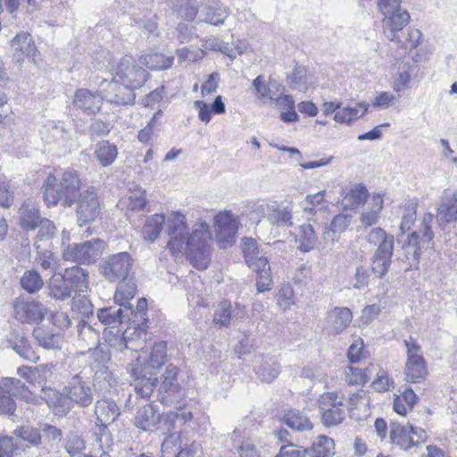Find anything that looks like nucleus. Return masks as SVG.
<instances>
[{
  "instance_id": "50",
  "label": "nucleus",
  "mask_w": 457,
  "mask_h": 457,
  "mask_svg": "<svg viewBox=\"0 0 457 457\" xmlns=\"http://www.w3.org/2000/svg\"><path fill=\"white\" fill-rule=\"evenodd\" d=\"M126 303H120V307H108L98 310L97 317L101 323L105 325H116L122 322L123 310Z\"/></svg>"
},
{
  "instance_id": "55",
  "label": "nucleus",
  "mask_w": 457,
  "mask_h": 457,
  "mask_svg": "<svg viewBox=\"0 0 457 457\" xmlns=\"http://www.w3.org/2000/svg\"><path fill=\"white\" fill-rule=\"evenodd\" d=\"M411 77V65L410 62H402L399 64L398 71L395 74L394 89L401 92L408 87Z\"/></svg>"
},
{
  "instance_id": "45",
  "label": "nucleus",
  "mask_w": 457,
  "mask_h": 457,
  "mask_svg": "<svg viewBox=\"0 0 457 457\" xmlns=\"http://www.w3.org/2000/svg\"><path fill=\"white\" fill-rule=\"evenodd\" d=\"M369 104L360 102L355 107H345L338 109L334 115V120L339 123H350L362 117L368 111Z\"/></svg>"
},
{
  "instance_id": "61",
  "label": "nucleus",
  "mask_w": 457,
  "mask_h": 457,
  "mask_svg": "<svg viewBox=\"0 0 457 457\" xmlns=\"http://www.w3.org/2000/svg\"><path fill=\"white\" fill-rule=\"evenodd\" d=\"M257 273L256 287L260 293L269 291L271 289L272 279L270 276V266L267 265L260 270H254Z\"/></svg>"
},
{
  "instance_id": "29",
  "label": "nucleus",
  "mask_w": 457,
  "mask_h": 457,
  "mask_svg": "<svg viewBox=\"0 0 457 457\" xmlns=\"http://www.w3.org/2000/svg\"><path fill=\"white\" fill-rule=\"evenodd\" d=\"M227 17V8L219 2L204 4L199 11V21L212 25L222 24Z\"/></svg>"
},
{
  "instance_id": "39",
  "label": "nucleus",
  "mask_w": 457,
  "mask_h": 457,
  "mask_svg": "<svg viewBox=\"0 0 457 457\" xmlns=\"http://www.w3.org/2000/svg\"><path fill=\"white\" fill-rule=\"evenodd\" d=\"M72 291L64 276L56 274L49 280L48 295L55 300L64 301L71 297Z\"/></svg>"
},
{
  "instance_id": "48",
  "label": "nucleus",
  "mask_w": 457,
  "mask_h": 457,
  "mask_svg": "<svg viewBox=\"0 0 457 457\" xmlns=\"http://www.w3.org/2000/svg\"><path fill=\"white\" fill-rule=\"evenodd\" d=\"M32 335L38 345L45 349L60 348V336L42 328L37 327L33 329Z\"/></svg>"
},
{
  "instance_id": "20",
  "label": "nucleus",
  "mask_w": 457,
  "mask_h": 457,
  "mask_svg": "<svg viewBox=\"0 0 457 457\" xmlns=\"http://www.w3.org/2000/svg\"><path fill=\"white\" fill-rule=\"evenodd\" d=\"M353 321V313L347 307H335L328 312L326 329L329 334L338 335L345 331Z\"/></svg>"
},
{
  "instance_id": "32",
  "label": "nucleus",
  "mask_w": 457,
  "mask_h": 457,
  "mask_svg": "<svg viewBox=\"0 0 457 457\" xmlns=\"http://www.w3.org/2000/svg\"><path fill=\"white\" fill-rule=\"evenodd\" d=\"M20 226L29 231L37 228L42 220L38 208L32 203H24L18 212Z\"/></svg>"
},
{
  "instance_id": "60",
  "label": "nucleus",
  "mask_w": 457,
  "mask_h": 457,
  "mask_svg": "<svg viewBox=\"0 0 457 457\" xmlns=\"http://www.w3.org/2000/svg\"><path fill=\"white\" fill-rule=\"evenodd\" d=\"M129 207L131 210L141 211L146 205L145 191L140 187H135L129 195Z\"/></svg>"
},
{
  "instance_id": "25",
  "label": "nucleus",
  "mask_w": 457,
  "mask_h": 457,
  "mask_svg": "<svg viewBox=\"0 0 457 457\" xmlns=\"http://www.w3.org/2000/svg\"><path fill=\"white\" fill-rule=\"evenodd\" d=\"M160 416L158 406L145 403L137 409L134 424L143 431L154 430L160 422Z\"/></svg>"
},
{
  "instance_id": "33",
  "label": "nucleus",
  "mask_w": 457,
  "mask_h": 457,
  "mask_svg": "<svg viewBox=\"0 0 457 457\" xmlns=\"http://www.w3.org/2000/svg\"><path fill=\"white\" fill-rule=\"evenodd\" d=\"M404 374L410 383H419L425 379L428 370L423 356H411L407 358Z\"/></svg>"
},
{
  "instance_id": "18",
  "label": "nucleus",
  "mask_w": 457,
  "mask_h": 457,
  "mask_svg": "<svg viewBox=\"0 0 457 457\" xmlns=\"http://www.w3.org/2000/svg\"><path fill=\"white\" fill-rule=\"evenodd\" d=\"M103 101L100 89L98 94H94L87 88H79L74 94L72 104L77 109L90 115L100 112Z\"/></svg>"
},
{
  "instance_id": "54",
  "label": "nucleus",
  "mask_w": 457,
  "mask_h": 457,
  "mask_svg": "<svg viewBox=\"0 0 457 457\" xmlns=\"http://www.w3.org/2000/svg\"><path fill=\"white\" fill-rule=\"evenodd\" d=\"M190 260L191 263L198 270H204L209 263L208 246L195 247L192 249H183Z\"/></svg>"
},
{
  "instance_id": "30",
  "label": "nucleus",
  "mask_w": 457,
  "mask_h": 457,
  "mask_svg": "<svg viewBox=\"0 0 457 457\" xmlns=\"http://www.w3.org/2000/svg\"><path fill=\"white\" fill-rule=\"evenodd\" d=\"M95 414L96 416L98 426H104L113 423L120 416L119 408L112 401L106 399L99 400L96 403Z\"/></svg>"
},
{
  "instance_id": "5",
  "label": "nucleus",
  "mask_w": 457,
  "mask_h": 457,
  "mask_svg": "<svg viewBox=\"0 0 457 457\" xmlns=\"http://www.w3.org/2000/svg\"><path fill=\"white\" fill-rule=\"evenodd\" d=\"M105 243L100 238L73 243L63 248L62 259L77 264L94 263L102 255Z\"/></svg>"
},
{
  "instance_id": "49",
  "label": "nucleus",
  "mask_w": 457,
  "mask_h": 457,
  "mask_svg": "<svg viewBox=\"0 0 457 457\" xmlns=\"http://www.w3.org/2000/svg\"><path fill=\"white\" fill-rule=\"evenodd\" d=\"M62 446L70 457H76L86 449V442L77 433L70 431L63 438Z\"/></svg>"
},
{
  "instance_id": "63",
  "label": "nucleus",
  "mask_w": 457,
  "mask_h": 457,
  "mask_svg": "<svg viewBox=\"0 0 457 457\" xmlns=\"http://www.w3.org/2000/svg\"><path fill=\"white\" fill-rule=\"evenodd\" d=\"M307 449L294 444L283 445L276 457H305Z\"/></svg>"
},
{
  "instance_id": "28",
  "label": "nucleus",
  "mask_w": 457,
  "mask_h": 457,
  "mask_svg": "<svg viewBox=\"0 0 457 457\" xmlns=\"http://www.w3.org/2000/svg\"><path fill=\"white\" fill-rule=\"evenodd\" d=\"M256 90V96L259 99H268L271 103L280 91H284V86L278 80L270 78L267 83L264 82L262 75L257 76L252 83Z\"/></svg>"
},
{
  "instance_id": "31",
  "label": "nucleus",
  "mask_w": 457,
  "mask_h": 457,
  "mask_svg": "<svg viewBox=\"0 0 457 457\" xmlns=\"http://www.w3.org/2000/svg\"><path fill=\"white\" fill-rule=\"evenodd\" d=\"M258 378L266 383L272 382L280 372V364L273 356L262 357L254 367Z\"/></svg>"
},
{
  "instance_id": "57",
  "label": "nucleus",
  "mask_w": 457,
  "mask_h": 457,
  "mask_svg": "<svg viewBox=\"0 0 457 457\" xmlns=\"http://www.w3.org/2000/svg\"><path fill=\"white\" fill-rule=\"evenodd\" d=\"M370 368L361 370L360 368L350 366L345 370V379L352 385L365 384L370 378Z\"/></svg>"
},
{
  "instance_id": "19",
  "label": "nucleus",
  "mask_w": 457,
  "mask_h": 457,
  "mask_svg": "<svg viewBox=\"0 0 457 457\" xmlns=\"http://www.w3.org/2000/svg\"><path fill=\"white\" fill-rule=\"evenodd\" d=\"M242 253L247 266L253 270H260L269 265V261L257 242L250 237L242 239Z\"/></svg>"
},
{
  "instance_id": "14",
  "label": "nucleus",
  "mask_w": 457,
  "mask_h": 457,
  "mask_svg": "<svg viewBox=\"0 0 457 457\" xmlns=\"http://www.w3.org/2000/svg\"><path fill=\"white\" fill-rule=\"evenodd\" d=\"M64 392L73 404L79 407H87L94 401L92 386L79 375H75L71 378L68 385L64 386Z\"/></svg>"
},
{
  "instance_id": "34",
  "label": "nucleus",
  "mask_w": 457,
  "mask_h": 457,
  "mask_svg": "<svg viewBox=\"0 0 457 457\" xmlns=\"http://www.w3.org/2000/svg\"><path fill=\"white\" fill-rule=\"evenodd\" d=\"M72 292H85L88 288V271L78 265L65 270L63 274Z\"/></svg>"
},
{
  "instance_id": "11",
  "label": "nucleus",
  "mask_w": 457,
  "mask_h": 457,
  "mask_svg": "<svg viewBox=\"0 0 457 457\" xmlns=\"http://www.w3.org/2000/svg\"><path fill=\"white\" fill-rule=\"evenodd\" d=\"M100 95L103 100L117 105L133 104L135 93L131 87H128L115 79L108 81L103 79L99 84Z\"/></svg>"
},
{
  "instance_id": "46",
  "label": "nucleus",
  "mask_w": 457,
  "mask_h": 457,
  "mask_svg": "<svg viewBox=\"0 0 457 457\" xmlns=\"http://www.w3.org/2000/svg\"><path fill=\"white\" fill-rule=\"evenodd\" d=\"M165 222L166 220L162 214H154L148 217L142 229L143 237L154 242L159 237Z\"/></svg>"
},
{
  "instance_id": "35",
  "label": "nucleus",
  "mask_w": 457,
  "mask_h": 457,
  "mask_svg": "<svg viewBox=\"0 0 457 457\" xmlns=\"http://www.w3.org/2000/svg\"><path fill=\"white\" fill-rule=\"evenodd\" d=\"M0 391L12 396H19L27 402L33 401L34 395L28 389L27 386L20 379L13 378H4L0 381Z\"/></svg>"
},
{
  "instance_id": "13",
  "label": "nucleus",
  "mask_w": 457,
  "mask_h": 457,
  "mask_svg": "<svg viewBox=\"0 0 457 457\" xmlns=\"http://www.w3.org/2000/svg\"><path fill=\"white\" fill-rule=\"evenodd\" d=\"M100 213L96 190L90 187L79 194L77 205L78 223L80 227L94 221Z\"/></svg>"
},
{
  "instance_id": "1",
  "label": "nucleus",
  "mask_w": 457,
  "mask_h": 457,
  "mask_svg": "<svg viewBox=\"0 0 457 457\" xmlns=\"http://www.w3.org/2000/svg\"><path fill=\"white\" fill-rule=\"evenodd\" d=\"M142 356H137L135 363H129L127 366V371L133 378L132 385L136 397L149 399L154 388L156 387L157 378L156 370L164 365L166 361V344L160 342L155 344L148 360Z\"/></svg>"
},
{
  "instance_id": "27",
  "label": "nucleus",
  "mask_w": 457,
  "mask_h": 457,
  "mask_svg": "<svg viewBox=\"0 0 457 457\" xmlns=\"http://www.w3.org/2000/svg\"><path fill=\"white\" fill-rule=\"evenodd\" d=\"M349 413L351 418L359 420L370 415V398L363 389L349 395Z\"/></svg>"
},
{
  "instance_id": "9",
  "label": "nucleus",
  "mask_w": 457,
  "mask_h": 457,
  "mask_svg": "<svg viewBox=\"0 0 457 457\" xmlns=\"http://www.w3.org/2000/svg\"><path fill=\"white\" fill-rule=\"evenodd\" d=\"M390 439L402 449L408 450L426 443L428 436L422 428H414L411 425L403 426L394 423L391 426Z\"/></svg>"
},
{
  "instance_id": "53",
  "label": "nucleus",
  "mask_w": 457,
  "mask_h": 457,
  "mask_svg": "<svg viewBox=\"0 0 457 457\" xmlns=\"http://www.w3.org/2000/svg\"><path fill=\"white\" fill-rule=\"evenodd\" d=\"M297 237L300 248L303 252L312 250L317 241L316 232L310 223H305L299 227Z\"/></svg>"
},
{
  "instance_id": "62",
  "label": "nucleus",
  "mask_w": 457,
  "mask_h": 457,
  "mask_svg": "<svg viewBox=\"0 0 457 457\" xmlns=\"http://www.w3.org/2000/svg\"><path fill=\"white\" fill-rule=\"evenodd\" d=\"M114 380L112 373L104 366L100 367L95 372L94 382L98 384L104 390H107L108 387L112 386Z\"/></svg>"
},
{
  "instance_id": "7",
  "label": "nucleus",
  "mask_w": 457,
  "mask_h": 457,
  "mask_svg": "<svg viewBox=\"0 0 457 457\" xmlns=\"http://www.w3.org/2000/svg\"><path fill=\"white\" fill-rule=\"evenodd\" d=\"M133 266V259L127 252L111 254L102 260L99 265L101 275L110 282L125 280Z\"/></svg>"
},
{
  "instance_id": "59",
  "label": "nucleus",
  "mask_w": 457,
  "mask_h": 457,
  "mask_svg": "<svg viewBox=\"0 0 457 457\" xmlns=\"http://www.w3.org/2000/svg\"><path fill=\"white\" fill-rule=\"evenodd\" d=\"M14 435L29 443L33 446H37L42 442V436L39 430L34 428L26 427L15 429Z\"/></svg>"
},
{
  "instance_id": "21",
  "label": "nucleus",
  "mask_w": 457,
  "mask_h": 457,
  "mask_svg": "<svg viewBox=\"0 0 457 457\" xmlns=\"http://www.w3.org/2000/svg\"><path fill=\"white\" fill-rule=\"evenodd\" d=\"M12 57L17 62H22L25 57H33L37 52L32 36L26 31L18 33L10 42Z\"/></svg>"
},
{
  "instance_id": "12",
  "label": "nucleus",
  "mask_w": 457,
  "mask_h": 457,
  "mask_svg": "<svg viewBox=\"0 0 457 457\" xmlns=\"http://www.w3.org/2000/svg\"><path fill=\"white\" fill-rule=\"evenodd\" d=\"M14 318L22 323H40L46 314V307L36 301L18 296L12 302Z\"/></svg>"
},
{
  "instance_id": "64",
  "label": "nucleus",
  "mask_w": 457,
  "mask_h": 457,
  "mask_svg": "<svg viewBox=\"0 0 457 457\" xmlns=\"http://www.w3.org/2000/svg\"><path fill=\"white\" fill-rule=\"evenodd\" d=\"M239 457H259V451L253 442L245 439L236 448Z\"/></svg>"
},
{
  "instance_id": "37",
  "label": "nucleus",
  "mask_w": 457,
  "mask_h": 457,
  "mask_svg": "<svg viewBox=\"0 0 457 457\" xmlns=\"http://www.w3.org/2000/svg\"><path fill=\"white\" fill-rule=\"evenodd\" d=\"M281 420L294 430L305 431L312 429V423L310 419L296 409L286 410L282 413Z\"/></svg>"
},
{
  "instance_id": "4",
  "label": "nucleus",
  "mask_w": 457,
  "mask_h": 457,
  "mask_svg": "<svg viewBox=\"0 0 457 457\" xmlns=\"http://www.w3.org/2000/svg\"><path fill=\"white\" fill-rule=\"evenodd\" d=\"M365 240L369 245L377 246L371 259V269L378 277L383 278L388 272L392 263L394 236L378 227L369 231Z\"/></svg>"
},
{
  "instance_id": "23",
  "label": "nucleus",
  "mask_w": 457,
  "mask_h": 457,
  "mask_svg": "<svg viewBox=\"0 0 457 457\" xmlns=\"http://www.w3.org/2000/svg\"><path fill=\"white\" fill-rule=\"evenodd\" d=\"M44 394L41 396L45 399L47 405L52 408L54 413L58 416H64L71 411L73 407V403L64 392V387L62 392H57L52 388H42Z\"/></svg>"
},
{
  "instance_id": "41",
  "label": "nucleus",
  "mask_w": 457,
  "mask_h": 457,
  "mask_svg": "<svg viewBox=\"0 0 457 457\" xmlns=\"http://www.w3.org/2000/svg\"><path fill=\"white\" fill-rule=\"evenodd\" d=\"M94 154L101 166L108 167L116 160L118 149L115 145L107 140H103L96 143Z\"/></svg>"
},
{
  "instance_id": "38",
  "label": "nucleus",
  "mask_w": 457,
  "mask_h": 457,
  "mask_svg": "<svg viewBox=\"0 0 457 457\" xmlns=\"http://www.w3.org/2000/svg\"><path fill=\"white\" fill-rule=\"evenodd\" d=\"M111 446L112 437L108 432L107 428L104 426H97L93 431L90 438V453L96 456L98 453L109 450Z\"/></svg>"
},
{
  "instance_id": "44",
  "label": "nucleus",
  "mask_w": 457,
  "mask_h": 457,
  "mask_svg": "<svg viewBox=\"0 0 457 457\" xmlns=\"http://www.w3.org/2000/svg\"><path fill=\"white\" fill-rule=\"evenodd\" d=\"M79 341L81 346L88 351L96 348L100 341V335L90 324L81 321L78 325Z\"/></svg>"
},
{
  "instance_id": "51",
  "label": "nucleus",
  "mask_w": 457,
  "mask_h": 457,
  "mask_svg": "<svg viewBox=\"0 0 457 457\" xmlns=\"http://www.w3.org/2000/svg\"><path fill=\"white\" fill-rule=\"evenodd\" d=\"M334 448V441L326 436H320L313 442L310 449H307V454L311 457H327Z\"/></svg>"
},
{
  "instance_id": "16",
  "label": "nucleus",
  "mask_w": 457,
  "mask_h": 457,
  "mask_svg": "<svg viewBox=\"0 0 457 457\" xmlns=\"http://www.w3.org/2000/svg\"><path fill=\"white\" fill-rule=\"evenodd\" d=\"M237 228V219L229 212H220L214 217L216 237L220 243L231 245Z\"/></svg>"
},
{
  "instance_id": "47",
  "label": "nucleus",
  "mask_w": 457,
  "mask_h": 457,
  "mask_svg": "<svg viewBox=\"0 0 457 457\" xmlns=\"http://www.w3.org/2000/svg\"><path fill=\"white\" fill-rule=\"evenodd\" d=\"M141 62L151 70H165L171 67L173 55H165L162 53H150L140 57Z\"/></svg>"
},
{
  "instance_id": "52",
  "label": "nucleus",
  "mask_w": 457,
  "mask_h": 457,
  "mask_svg": "<svg viewBox=\"0 0 457 457\" xmlns=\"http://www.w3.org/2000/svg\"><path fill=\"white\" fill-rule=\"evenodd\" d=\"M21 287L29 294H36L44 286L40 274L35 270H26L21 278Z\"/></svg>"
},
{
  "instance_id": "56",
  "label": "nucleus",
  "mask_w": 457,
  "mask_h": 457,
  "mask_svg": "<svg viewBox=\"0 0 457 457\" xmlns=\"http://www.w3.org/2000/svg\"><path fill=\"white\" fill-rule=\"evenodd\" d=\"M399 42H394L395 44L403 47L407 50L415 49L422 39V33L417 29H411L407 34L403 31V34L399 35Z\"/></svg>"
},
{
  "instance_id": "22",
  "label": "nucleus",
  "mask_w": 457,
  "mask_h": 457,
  "mask_svg": "<svg viewBox=\"0 0 457 457\" xmlns=\"http://www.w3.org/2000/svg\"><path fill=\"white\" fill-rule=\"evenodd\" d=\"M7 346L12 348L22 359L36 362L39 360L38 354L33 350L29 339L19 331H12L7 336Z\"/></svg>"
},
{
  "instance_id": "26",
  "label": "nucleus",
  "mask_w": 457,
  "mask_h": 457,
  "mask_svg": "<svg viewBox=\"0 0 457 457\" xmlns=\"http://www.w3.org/2000/svg\"><path fill=\"white\" fill-rule=\"evenodd\" d=\"M268 221L273 226L278 228L293 226V204L289 202H271V207Z\"/></svg>"
},
{
  "instance_id": "36",
  "label": "nucleus",
  "mask_w": 457,
  "mask_h": 457,
  "mask_svg": "<svg viewBox=\"0 0 457 457\" xmlns=\"http://www.w3.org/2000/svg\"><path fill=\"white\" fill-rule=\"evenodd\" d=\"M211 239L209 226L206 222L196 223L191 233H187L184 249H192L195 247L208 246V241Z\"/></svg>"
},
{
  "instance_id": "58",
  "label": "nucleus",
  "mask_w": 457,
  "mask_h": 457,
  "mask_svg": "<svg viewBox=\"0 0 457 457\" xmlns=\"http://www.w3.org/2000/svg\"><path fill=\"white\" fill-rule=\"evenodd\" d=\"M115 293V300L128 302L132 299L136 294L137 287L135 283L130 281L120 280Z\"/></svg>"
},
{
  "instance_id": "15",
  "label": "nucleus",
  "mask_w": 457,
  "mask_h": 457,
  "mask_svg": "<svg viewBox=\"0 0 457 457\" xmlns=\"http://www.w3.org/2000/svg\"><path fill=\"white\" fill-rule=\"evenodd\" d=\"M410 14L405 9L388 13L383 16V34L391 42H399V35L410 22Z\"/></svg>"
},
{
  "instance_id": "40",
  "label": "nucleus",
  "mask_w": 457,
  "mask_h": 457,
  "mask_svg": "<svg viewBox=\"0 0 457 457\" xmlns=\"http://www.w3.org/2000/svg\"><path fill=\"white\" fill-rule=\"evenodd\" d=\"M178 412L170 411L168 413L162 414L160 416V422L155 427L156 431H160L162 434H170L169 437H166L162 442V449H168L170 445L173 441L174 437V429L176 428V423H178Z\"/></svg>"
},
{
  "instance_id": "24",
  "label": "nucleus",
  "mask_w": 457,
  "mask_h": 457,
  "mask_svg": "<svg viewBox=\"0 0 457 457\" xmlns=\"http://www.w3.org/2000/svg\"><path fill=\"white\" fill-rule=\"evenodd\" d=\"M245 307L239 303L233 306L229 301H222L217 306L213 314V322L220 327L228 328L234 319L243 318Z\"/></svg>"
},
{
  "instance_id": "17",
  "label": "nucleus",
  "mask_w": 457,
  "mask_h": 457,
  "mask_svg": "<svg viewBox=\"0 0 457 457\" xmlns=\"http://www.w3.org/2000/svg\"><path fill=\"white\" fill-rule=\"evenodd\" d=\"M179 370L176 366L170 364L162 376V383L158 388V400L162 404H169L177 397L179 386L177 381Z\"/></svg>"
},
{
  "instance_id": "43",
  "label": "nucleus",
  "mask_w": 457,
  "mask_h": 457,
  "mask_svg": "<svg viewBox=\"0 0 457 457\" xmlns=\"http://www.w3.org/2000/svg\"><path fill=\"white\" fill-rule=\"evenodd\" d=\"M172 10L178 17L185 21H194L199 15V6L196 0H170Z\"/></svg>"
},
{
  "instance_id": "2",
  "label": "nucleus",
  "mask_w": 457,
  "mask_h": 457,
  "mask_svg": "<svg viewBox=\"0 0 457 457\" xmlns=\"http://www.w3.org/2000/svg\"><path fill=\"white\" fill-rule=\"evenodd\" d=\"M80 189V179L74 170H67L61 175H49L43 185V194L48 207L59 203L71 207L76 201Z\"/></svg>"
},
{
  "instance_id": "42",
  "label": "nucleus",
  "mask_w": 457,
  "mask_h": 457,
  "mask_svg": "<svg viewBox=\"0 0 457 457\" xmlns=\"http://www.w3.org/2000/svg\"><path fill=\"white\" fill-rule=\"evenodd\" d=\"M457 217V199L454 196L445 197L442 199L436 213V220L439 225L450 223L456 220Z\"/></svg>"
},
{
  "instance_id": "8",
  "label": "nucleus",
  "mask_w": 457,
  "mask_h": 457,
  "mask_svg": "<svg viewBox=\"0 0 457 457\" xmlns=\"http://www.w3.org/2000/svg\"><path fill=\"white\" fill-rule=\"evenodd\" d=\"M117 81L131 87L134 91L139 88L147 79L148 72L139 66L131 55H124L115 68Z\"/></svg>"
},
{
  "instance_id": "3",
  "label": "nucleus",
  "mask_w": 457,
  "mask_h": 457,
  "mask_svg": "<svg viewBox=\"0 0 457 457\" xmlns=\"http://www.w3.org/2000/svg\"><path fill=\"white\" fill-rule=\"evenodd\" d=\"M433 220L434 216L431 213H426L420 229L411 233L407 240L403 243V257L402 260L408 264L407 269H417L421 253L425 250L434 248L435 235L431 229Z\"/></svg>"
},
{
  "instance_id": "10",
  "label": "nucleus",
  "mask_w": 457,
  "mask_h": 457,
  "mask_svg": "<svg viewBox=\"0 0 457 457\" xmlns=\"http://www.w3.org/2000/svg\"><path fill=\"white\" fill-rule=\"evenodd\" d=\"M166 225L169 236L168 247L173 254L182 253L188 233L186 217L179 212H172L166 220Z\"/></svg>"
},
{
  "instance_id": "6",
  "label": "nucleus",
  "mask_w": 457,
  "mask_h": 457,
  "mask_svg": "<svg viewBox=\"0 0 457 457\" xmlns=\"http://www.w3.org/2000/svg\"><path fill=\"white\" fill-rule=\"evenodd\" d=\"M345 395L341 391L325 392L317 401L321 421L325 427L337 426L345 417Z\"/></svg>"
}]
</instances>
